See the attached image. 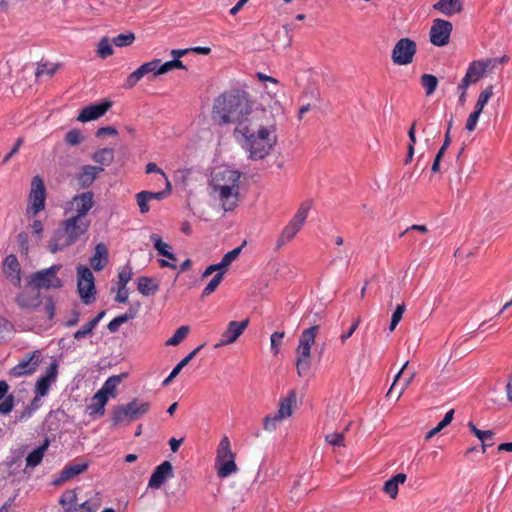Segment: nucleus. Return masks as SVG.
Returning <instances> with one entry per match:
<instances>
[{
    "mask_svg": "<svg viewBox=\"0 0 512 512\" xmlns=\"http://www.w3.org/2000/svg\"><path fill=\"white\" fill-rule=\"evenodd\" d=\"M212 117L220 125H235L234 137L251 160L264 159L277 143L271 114L265 109H253L245 91L233 89L219 95L214 100Z\"/></svg>",
    "mask_w": 512,
    "mask_h": 512,
    "instance_id": "nucleus-1",
    "label": "nucleus"
},
{
    "mask_svg": "<svg viewBox=\"0 0 512 512\" xmlns=\"http://www.w3.org/2000/svg\"><path fill=\"white\" fill-rule=\"evenodd\" d=\"M226 175H228L229 180H231L229 185H222L220 177L215 176L212 179V186L214 191L219 192L222 208L225 211H232L237 207L239 201V182L241 174L238 171L226 169Z\"/></svg>",
    "mask_w": 512,
    "mask_h": 512,
    "instance_id": "nucleus-2",
    "label": "nucleus"
},
{
    "mask_svg": "<svg viewBox=\"0 0 512 512\" xmlns=\"http://www.w3.org/2000/svg\"><path fill=\"white\" fill-rule=\"evenodd\" d=\"M151 404L148 401L133 399L127 404L117 405L112 410V425L117 427L123 423L136 421L147 414Z\"/></svg>",
    "mask_w": 512,
    "mask_h": 512,
    "instance_id": "nucleus-3",
    "label": "nucleus"
},
{
    "mask_svg": "<svg viewBox=\"0 0 512 512\" xmlns=\"http://www.w3.org/2000/svg\"><path fill=\"white\" fill-rule=\"evenodd\" d=\"M61 264H54L46 269H42L30 276L29 285L36 290L41 289H59L63 287V281L57 276L61 270Z\"/></svg>",
    "mask_w": 512,
    "mask_h": 512,
    "instance_id": "nucleus-4",
    "label": "nucleus"
},
{
    "mask_svg": "<svg viewBox=\"0 0 512 512\" xmlns=\"http://www.w3.org/2000/svg\"><path fill=\"white\" fill-rule=\"evenodd\" d=\"M77 290L83 303L89 305L96 299L95 278L92 271L85 265H78Z\"/></svg>",
    "mask_w": 512,
    "mask_h": 512,
    "instance_id": "nucleus-5",
    "label": "nucleus"
},
{
    "mask_svg": "<svg viewBox=\"0 0 512 512\" xmlns=\"http://www.w3.org/2000/svg\"><path fill=\"white\" fill-rule=\"evenodd\" d=\"M28 201L29 204L26 209V214L29 217H35L45 208L46 187L43 179L39 175L32 178Z\"/></svg>",
    "mask_w": 512,
    "mask_h": 512,
    "instance_id": "nucleus-6",
    "label": "nucleus"
},
{
    "mask_svg": "<svg viewBox=\"0 0 512 512\" xmlns=\"http://www.w3.org/2000/svg\"><path fill=\"white\" fill-rule=\"evenodd\" d=\"M44 361L42 351L35 350L23 355L21 360L9 370V375L13 377H23L33 374L40 364Z\"/></svg>",
    "mask_w": 512,
    "mask_h": 512,
    "instance_id": "nucleus-7",
    "label": "nucleus"
},
{
    "mask_svg": "<svg viewBox=\"0 0 512 512\" xmlns=\"http://www.w3.org/2000/svg\"><path fill=\"white\" fill-rule=\"evenodd\" d=\"M116 396V386H102L91 398L86 411L93 419L100 418L105 414V406L110 398Z\"/></svg>",
    "mask_w": 512,
    "mask_h": 512,
    "instance_id": "nucleus-8",
    "label": "nucleus"
},
{
    "mask_svg": "<svg viewBox=\"0 0 512 512\" xmlns=\"http://www.w3.org/2000/svg\"><path fill=\"white\" fill-rule=\"evenodd\" d=\"M417 52V44L410 38H401L394 45L391 53V59L394 64L404 66L413 62Z\"/></svg>",
    "mask_w": 512,
    "mask_h": 512,
    "instance_id": "nucleus-9",
    "label": "nucleus"
},
{
    "mask_svg": "<svg viewBox=\"0 0 512 512\" xmlns=\"http://www.w3.org/2000/svg\"><path fill=\"white\" fill-rule=\"evenodd\" d=\"M94 194L91 191H86L75 195L68 203L69 210L75 212L73 217L78 219L88 220L86 218L89 210L94 206Z\"/></svg>",
    "mask_w": 512,
    "mask_h": 512,
    "instance_id": "nucleus-10",
    "label": "nucleus"
},
{
    "mask_svg": "<svg viewBox=\"0 0 512 512\" xmlns=\"http://www.w3.org/2000/svg\"><path fill=\"white\" fill-rule=\"evenodd\" d=\"M452 29L451 22L440 18L435 19L430 29V42L438 47L445 46L449 43Z\"/></svg>",
    "mask_w": 512,
    "mask_h": 512,
    "instance_id": "nucleus-11",
    "label": "nucleus"
},
{
    "mask_svg": "<svg viewBox=\"0 0 512 512\" xmlns=\"http://www.w3.org/2000/svg\"><path fill=\"white\" fill-rule=\"evenodd\" d=\"M75 243L76 241L72 238L68 230H66L64 225L61 223L60 226L54 231L48 242V250L55 254L58 251H62Z\"/></svg>",
    "mask_w": 512,
    "mask_h": 512,
    "instance_id": "nucleus-12",
    "label": "nucleus"
},
{
    "mask_svg": "<svg viewBox=\"0 0 512 512\" xmlns=\"http://www.w3.org/2000/svg\"><path fill=\"white\" fill-rule=\"evenodd\" d=\"M249 319L238 321H231L228 323L226 330L222 333L220 343L216 345H228L237 340V338L244 332V330L248 327Z\"/></svg>",
    "mask_w": 512,
    "mask_h": 512,
    "instance_id": "nucleus-13",
    "label": "nucleus"
},
{
    "mask_svg": "<svg viewBox=\"0 0 512 512\" xmlns=\"http://www.w3.org/2000/svg\"><path fill=\"white\" fill-rule=\"evenodd\" d=\"M61 223L76 242L87 234L90 227L89 220H82L73 216L63 220Z\"/></svg>",
    "mask_w": 512,
    "mask_h": 512,
    "instance_id": "nucleus-14",
    "label": "nucleus"
},
{
    "mask_svg": "<svg viewBox=\"0 0 512 512\" xmlns=\"http://www.w3.org/2000/svg\"><path fill=\"white\" fill-rule=\"evenodd\" d=\"M173 476V467L169 461H164L153 471L148 486L153 489L160 488L168 478Z\"/></svg>",
    "mask_w": 512,
    "mask_h": 512,
    "instance_id": "nucleus-15",
    "label": "nucleus"
},
{
    "mask_svg": "<svg viewBox=\"0 0 512 512\" xmlns=\"http://www.w3.org/2000/svg\"><path fill=\"white\" fill-rule=\"evenodd\" d=\"M3 272L14 286L20 287L21 269L19 261L15 255L10 254L4 259Z\"/></svg>",
    "mask_w": 512,
    "mask_h": 512,
    "instance_id": "nucleus-16",
    "label": "nucleus"
},
{
    "mask_svg": "<svg viewBox=\"0 0 512 512\" xmlns=\"http://www.w3.org/2000/svg\"><path fill=\"white\" fill-rule=\"evenodd\" d=\"M111 106L112 102L110 101L89 105L82 109L77 117V120L81 122L96 120L103 116Z\"/></svg>",
    "mask_w": 512,
    "mask_h": 512,
    "instance_id": "nucleus-17",
    "label": "nucleus"
},
{
    "mask_svg": "<svg viewBox=\"0 0 512 512\" xmlns=\"http://www.w3.org/2000/svg\"><path fill=\"white\" fill-rule=\"evenodd\" d=\"M157 70V61L152 60L150 62L142 64L139 68L133 71L126 79L124 88L131 89L133 88L145 75L149 73H153L156 75Z\"/></svg>",
    "mask_w": 512,
    "mask_h": 512,
    "instance_id": "nucleus-18",
    "label": "nucleus"
},
{
    "mask_svg": "<svg viewBox=\"0 0 512 512\" xmlns=\"http://www.w3.org/2000/svg\"><path fill=\"white\" fill-rule=\"evenodd\" d=\"M318 330V325H314L303 330L299 339L298 347L296 349L297 355L310 356L311 347L315 342V337Z\"/></svg>",
    "mask_w": 512,
    "mask_h": 512,
    "instance_id": "nucleus-19",
    "label": "nucleus"
},
{
    "mask_svg": "<svg viewBox=\"0 0 512 512\" xmlns=\"http://www.w3.org/2000/svg\"><path fill=\"white\" fill-rule=\"evenodd\" d=\"M16 303L21 308L33 309L41 304L39 290L34 287L32 289H25L16 296Z\"/></svg>",
    "mask_w": 512,
    "mask_h": 512,
    "instance_id": "nucleus-20",
    "label": "nucleus"
},
{
    "mask_svg": "<svg viewBox=\"0 0 512 512\" xmlns=\"http://www.w3.org/2000/svg\"><path fill=\"white\" fill-rule=\"evenodd\" d=\"M297 406V395L295 390H290L289 393L280 398L279 400V408L277 410L278 418L287 419L292 414L294 409Z\"/></svg>",
    "mask_w": 512,
    "mask_h": 512,
    "instance_id": "nucleus-21",
    "label": "nucleus"
},
{
    "mask_svg": "<svg viewBox=\"0 0 512 512\" xmlns=\"http://www.w3.org/2000/svg\"><path fill=\"white\" fill-rule=\"evenodd\" d=\"M41 364H45V371L36 380L35 384H52L55 382L58 374V362L53 357H44V361Z\"/></svg>",
    "mask_w": 512,
    "mask_h": 512,
    "instance_id": "nucleus-22",
    "label": "nucleus"
},
{
    "mask_svg": "<svg viewBox=\"0 0 512 512\" xmlns=\"http://www.w3.org/2000/svg\"><path fill=\"white\" fill-rule=\"evenodd\" d=\"M101 171H103L102 167L84 165L76 176L80 188L85 189L91 186L95 181L97 174Z\"/></svg>",
    "mask_w": 512,
    "mask_h": 512,
    "instance_id": "nucleus-23",
    "label": "nucleus"
},
{
    "mask_svg": "<svg viewBox=\"0 0 512 512\" xmlns=\"http://www.w3.org/2000/svg\"><path fill=\"white\" fill-rule=\"evenodd\" d=\"M485 74V67L481 61H473L469 64L465 76L461 82L463 85H471L477 83Z\"/></svg>",
    "mask_w": 512,
    "mask_h": 512,
    "instance_id": "nucleus-24",
    "label": "nucleus"
},
{
    "mask_svg": "<svg viewBox=\"0 0 512 512\" xmlns=\"http://www.w3.org/2000/svg\"><path fill=\"white\" fill-rule=\"evenodd\" d=\"M108 262V249L104 243H98L94 249V255L90 258V264L95 271H101Z\"/></svg>",
    "mask_w": 512,
    "mask_h": 512,
    "instance_id": "nucleus-25",
    "label": "nucleus"
},
{
    "mask_svg": "<svg viewBox=\"0 0 512 512\" xmlns=\"http://www.w3.org/2000/svg\"><path fill=\"white\" fill-rule=\"evenodd\" d=\"M302 226L298 223L294 222L293 220H290L288 224L283 228L277 243L276 248L280 249L283 245L290 242L296 234L301 230Z\"/></svg>",
    "mask_w": 512,
    "mask_h": 512,
    "instance_id": "nucleus-26",
    "label": "nucleus"
},
{
    "mask_svg": "<svg viewBox=\"0 0 512 512\" xmlns=\"http://www.w3.org/2000/svg\"><path fill=\"white\" fill-rule=\"evenodd\" d=\"M433 8L446 16H452L462 11V3L461 0H439Z\"/></svg>",
    "mask_w": 512,
    "mask_h": 512,
    "instance_id": "nucleus-27",
    "label": "nucleus"
},
{
    "mask_svg": "<svg viewBox=\"0 0 512 512\" xmlns=\"http://www.w3.org/2000/svg\"><path fill=\"white\" fill-rule=\"evenodd\" d=\"M407 479L406 474L398 473L391 479L387 480L384 484L383 491L388 494L392 499H395L398 495V486L403 484Z\"/></svg>",
    "mask_w": 512,
    "mask_h": 512,
    "instance_id": "nucleus-28",
    "label": "nucleus"
},
{
    "mask_svg": "<svg viewBox=\"0 0 512 512\" xmlns=\"http://www.w3.org/2000/svg\"><path fill=\"white\" fill-rule=\"evenodd\" d=\"M137 315V309H134L133 307H130L126 313L118 315L117 317L113 318L107 325V329L111 333H115L119 330L120 326L129 320H132Z\"/></svg>",
    "mask_w": 512,
    "mask_h": 512,
    "instance_id": "nucleus-29",
    "label": "nucleus"
},
{
    "mask_svg": "<svg viewBox=\"0 0 512 512\" xmlns=\"http://www.w3.org/2000/svg\"><path fill=\"white\" fill-rule=\"evenodd\" d=\"M138 291L144 296L154 295L159 290V284L152 278L140 276L137 280Z\"/></svg>",
    "mask_w": 512,
    "mask_h": 512,
    "instance_id": "nucleus-30",
    "label": "nucleus"
},
{
    "mask_svg": "<svg viewBox=\"0 0 512 512\" xmlns=\"http://www.w3.org/2000/svg\"><path fill=\"white\" fill-rule=\"evenodd\" d=\"M235 455L231 450V445L228 437H223L218 445L216 464L226 462L227 460H234Z\"/></svg>",
    "mask_w": 512,
    "mask_h": 512,
    "instance_id": "nucleus-31",
    "label": "nucleus"
},
{
    "mask_svg": "<svg viewBox=\"0 0 512 512\" xmlns=\"http://www.w3.org/2000/svg\"><path fill=\"white\" fill-rule=\"evenodd\" d=\"M48 446L49 441L48 439H45L41 446L30 452L26 457V466L34 468L39 465L44 457L46 450L48 449Z\"/></svg>",
    "mask_w": 512,
    "mask_h": 512,
    "instance_id": "nucleus-32",
    "label": "nucleus"
},
{
    "mask_svg": "<svg viewBox=\"0 0 512 512\" xmlns=\"http://www.w3.org/2000/svg\"><path fill=\"white\" fill-rule=\"evenodd\" d=\"M416 377V372L413 367L409 366V362L406 361L402 368L395 375L392 384H396L398 381H402L403 384H411Z\"/></svg>",
    "mask_w": 512,
    "mask_h": 512,
    "instance_id": "nucleus-33",
    "label": "nucleus"
},
{
    "mask_svg": "<svg viewBox=\"0 0 512 512\" xmlns=\"http://www.w3.org/2000/svg\"><path fill=\"white\" fill-rule=\"evenodd\" d=\"M88 468L86 463H77L66 466L60 475V481H67L81 473H83Z\"/></svg>",
    "mask_w": 512,
    "mask_h": 512,
    "instance_id": "nucleus-34",
    "label": "nucleus"
},
{
    "mask_svg": "<svg viewBox=\"0 0 512 512\" xmlns=\"http://www.w3.org/2000/svg\"><path fill=\"white\" fill-rule=\"evenodd\" d=\"M157 61V70L156 75L165 74L173 69H186V66L180 59H172L165 63H161V60L155 59Z\"/></svg>",
    "mask_w": 512,
    "mask_h": 512,
    "instance_id": "nucleus-35",
    "label": "nucleus"
},
{
    "mask_svg": "<svg viewBox=\"0 0 512 512\" xmlns=\"http://www.w3.org/2000/svg\"><path fill=\"white\" fill-rule=\"evenodd\" d=\"M60 505L63 507L65 512H71L73 508H76L77 504V494L74 490L65 491L60 499Z\"/></svg>",
    "mask_w": 512,
    "mask_h": 512,
    "instance_id": "nucleus-36",
    "label": "nucleus"
},
{
    "mask_svg": "<svg viewBox=\"0 0 512 512\" xmlns=\"http://www.w3.org/2000/svg\"><path fill=\"white\" fill-rule=\"evenodd\" d=\"M93 160L96 163L108 166L114 160V150L112 148L99 149L93 154Z\"/></svg>",
    "mask_w": 512,
    "mask_h": 512,
    "instance_id": "nucleus-37",
    "label": "nucleus"
},
{
    "mask_svg": "<svg viewBox=\"0 0 512 512\" xmlns=\"http://www.w3.org/2000/svg\"><path fill=\"white\" fill-rule=\"evenodd\" d=\"M101 505L100 498L96 495L73 508L71 512H96Z\"/></svg>",
    "mask_w": 512,
    "mask_h": 512,
    "instance_id": "nucleus-38",
    "label": "nucleus"
},
{
    "mask_svg": "<svg viewBox=\"0 0 512 512\" xmlns=\"http://www.w3.org/2000/svg\"><path fill=\"white\" fill-rule=\"evenodd\" d=\"M420 83L425 90L427 96L432 95L438 85V79L432 74H423L420 79Z\"/></svg>",
    "mask_w": 512,
    "mask_h": 512,
    "instance_id": "nucleus-39",
    "label": "nucleus"
},
{
    "mask_svg": "<svg viewBox=\"0 0 512 512\" xmlns=\"http://www.w3.org/2000/svg\"><path fill=\"white\" fill-rule=\"evenodd\" d=\"M112 40L108 37H103L98 43L97 54L101 59H106L113 54Z\"/></svg>",
    "mask_w": 512,
    "mask_h": 512,
    "instance_id": "nucleus-40",
    "label": "nucleus"
},
{
    "mask_svg": "<svg viewBox=\"0 0 512 512\" xmlns=\"http://www.w3.org/2000/svg\"><path fill=\"white\" fill-rule=\"evenodd\" d=\"M223 278H224V271L217 272L213 276V278L209 281V283L205 286V288L202 291L201 296L204 298V297H207L210 294H212L217 289L219 284L222 282Z\"/></svg>",
    "mask_w": 512,
    "mask_h": 512,
    "instance_id": "nucleus-41",
    "label": "nucleus"
},
{
    "mask_svg": "<svg viewBox=\"0 0 512 512\" xmlns=\"http://www.w3.org/2000/svg\"><path fill=\"white\" fill-rule=\"evenodd\" d=\"M310 209H311V203L309 201H305V202L301 203V205L297 209L296 214L294 215V217L291 220H293L294 222L298 223L299 225H301L303 227Z\"/></svg>",
    "mask_w": 512,
    "mask_h": 512,
    "instance_id": "nucleus-42",
    "label": "nucleus"
},
{
    "mask_svg": "<svg viewBox=\"0 0 512 512\" xmlns=\"http://www.w3.org/2000/svg\"><path fill=\"white\" fill-rule=\"evenodd\" d=\"M217 466V474L221 478H226L237 470L235 460H227L226 462L217 464Z\"/></svg>",
    "mask_w": 512,
    "mask_h": 512,
    "instance_id": "nucleus-43",
    "label": "nucleus"
},
{
    "mask_svg": "<svg viewBox=\"0 0 512 512\" xmlns=\"http://www.w3.org/2000/svg\"><path fill=\"white\" fill-rule=\"evenodd\" d=\"M188 333H189V327L188 326H180L175 331L173 336L170 337L166 341V345H168V346H176V345L180 344L186 338Z\"/></svg>",
    "mask_w": 512,
    "mask_h": 512,
    "instance_id": "nucleus-44",
    "label": "nucleus"
},
{
    "mask_svg": "<svg viewBox=\"0 0 512 512\" xmlns=\"http://www.w3.org/2000/svg\"><path fill=\"white\" fill-rule=\"evenodd\" d=\"M493 95V86H487L480 94L475 104L474 109L482 112L485 105L488 103L489 99Z\"/></svg>",
    "mask_w": 512,
    "mask_h": 512,
    "instance_id": "nucleus-45",
    "label": "nucleus"
},
{
    "mask_svg": "<svg viewBox=\"0 0 512 512\" xmlns=\"http://www.w3.org/2000/svg\"><path fill=\"white\" fill-rule=\"evenodd\" d=\"M134 41H135V35H134L133 32H128V33H125V34H119V35H117V36L112 38V43L116 47L130 46L131 44H133Z\"/></svg>",
    "mask_w": 512,
    "mask_h": 512,
    "instance_id": "nucleus-46",
    "label": "nucleus"
},
{
    "mask_svg": "<svg viewBox=\"0 0 512 512\" xmlns=\"http://www.w3.org/2000/svg\"><path fill=\"white\" fill-rule=\"evenodd\" d=\"M468 427L471 432L482 442L492 441L494 437V432L492 430H480L478 429L472 422L468 423Z\"/></svg>",
    "mask_w": 512,
    "mask_h": 512,
    "instance_id": "nucleus-47",
    "label": "nucleus"
},
{
    "mask_svg": "<svg viewBox=\"0 0 512 512\" xmlns=\"http://www.w3.org/2000/svg\"><path fill=\"white\" fill-rule=\"evenodd\" d=\"M57 69V64L50 65L48 63H39L36 68L35 76L37 78H40L44 75L51 77L56 73Z\"/></svg>",
    "mask_w": 512,
    "mask_h": 512,
    "instance_id": "nucleus-48",
    "label": "nucleus"
},
{
    "mask_svg": "<svg viewBox=\"0 0 512 512\" xmlns=\"http://www.w3.org/2000/svg\"><path fill=\"white\" fill-rule=\"evenodd\" d=\"M132 275V267L129 264L124 265L118 272V286H122V289L126 288V285L131 280Z\"/></svg>",
    "mask_w": 512,
    "mask_h": 512,
    "instance_id": "nucleus-49",
    "label": "nucleus"
},
{
    "mask_svg": "<svg viewBox=\"0 0 512 512\" xmlns=\"http://www.w3.org/2000/svg\"><path fill=\"white\" fill-rule=\"evenodd\" d=\"M296 368L300 376H306L310 370V356L297 355Z\"/></svg>",
    "mask_w": 512,
    "mask_h": 512,
    "instance_id": "nucleus-50",
    "label": "nucleus"
},
{
    "mask_svg": "<svg viewBox=\"0 0 512 512\" xmlns=\"http://www.w3.org/2000/svg\"><path fill=\"white\" fill-rule=\"evenodd\" d=\"M166 189L158 192L144 191L149 200H163L172 191V185L168 178H166Z\"/></svg>",
    "mask_w": 512,
    "mask_h": 512,
    "instance_id": "nucleus-51",
    "label": "nucleus"
},
{
    "mask_svg": "<svg viewBox=\"0 0 512 512\" xmlns=\"http://www.w3.org/2000/svg\"><path fill=\"white\" fill-rule=\"evenodd\" d=\"M150 240L161 256L166 255V252L171 248L168 244L164 243L161 236L156 233L150 235Z\"/></svg>",
    "mask_w": 512,
    "mask_h": 512,
    "instance_id": "nucleus-52",
    "label": "nucleus"
},
{
    "mask_svg": "<svg viewBox=\"0 0 512 512\" xmlns=\"http://www.w3.org/2000/svg\"><path fill=\"white\" fill-rule=\"evenodd\" d=\"M283 421L282 418H278V414L275 413L273 415H268L263 420V428L266 431L272 432L275 431L278 424Z\"/></svg>",
    "mask_w": 512,
    "mask_h": 512,
    "instance_id": "nucleus-53",
    "label": "nucleus"
},
{
    "mask_svg": "<svg viewBox=\"0 0 512 512\" xmlns=\"http://www.w3.org/2000/svg\"><path fill=\"white\" fill-rule=\"evenodd\" d=\"M406 306L404 303L397 305L395 311L392 314L389 330L392 332L398 323L401 321L403 313L405 312Z\"/></svg>",
    "mask_w": 512,
    "mask_h": 512,
    "instance_id": "nucleus-54",
    "label": "nucleus"
},
{
    "mask_svg": "<svg viewBox=\"0 0 512 512\" xmlns=\"http://www.w3.org/2000/svg\"><path fill=\"white\" fill-rule=\"evenodd\" d=\"M83 141V136L78 129L69 130L65 135V142L71 146L79 145Z\"/></svg>",
    "mask_w": 512,
    "mask_h": 512,
    "instance_id": "nucleus-55",
    "label": "nucleus"
},
{
    "mask_svg": "<svg viewBox=\"0 0 512 512\" xmlns=\"http://www.w3.org/2000/svg\"><path fill=\"white\" fill-rule=\"evenodd\" d=\"M95 327L94 322L88 321L73 334V338L75 340H81L90 335Z\"/></svg>",
    "mask_w": 512,
    "mask_h": 512,
    "instance_id": "nucleus-56",
    "label": "nucleus"
},
{
    "mask_svg": "<svg viewBox=\"0 0 512 512\" xmlns=\"http://www.w3.org/2000/svg\"><path fill=\"white\" fill-rule=\"evenodd\" d=\"M14 407V396L12 394L7 395L0 402V414H8L12 411Z\"/></svg>",
    "mask_w": 512,
    "mask_h": 512,
    "instance_id": "nucleus-57",
    "label": "nucleus"
},
{
    "mask_svg": "<svg viewBox=\"0 0 512 512\" xmlns=\"http://www.w3.org/2000/svg\"><path fill=\"white\" fill-rule=\"evenodd\" d=\"M137 204L139 206V210L142 214L147 213L150 210L148 202L150 201L144 191H141L136 194Z\"/></svg>",
    "mask_w": 512,
    "mask_h": 512,
    "instance_id": "nucleus-58",
    "label": "nucleus"
},
{
    "mask_svg": "<svg viewBox=\"0 0 512 512\" xmlns=\"http://www.w3.org/2000/svg\"><path fill=\"white\" fill-rule=\"evenodd\" d=\"M242 248H243V245L236 247L233 250L227 252L222 258L223 264L225 263L229 266L234 260H236L239 257V255L242 251Z\"/></svg>",
    "mask_w": 512,
    "mask_h": 512,
    "instance_id": "nucleus-59",
    "label": "nucleus"
},
{
    "mask_svg": "<svg viewBox=\"0 0 512 512\" xmlns=\"http://www.w3.org/2000/svg\"><path fill=\"white\" fill-rule=\"evenodd\" d=\"M481 113L482 112H479V111H477L475 109H474V111L472 113H470V115L468 116V119L466 121V126H465V128L468 131H474L475 130L477 122H478V119H479Z\"/></svg>",
    "mask_w": 512,
    "mask_h": 512,
    "instance_id": "nucleus-60",
    "label": "nucleus"
},
{
    "mask_svg": "<svg viewBox=\"0 0 512 512\" xmlns=\"http://www.w3.org/2000/svg\"><path fill=\"white\" fill-rule=\"evenodd\" d=\"M326 441L332 446H343L344 445V434L343 433H331L326 436Z\"/></svg>",
    "mask_w": 512,
    "mask_h": 512,
    "instance_id": "nucleus-61",
    "label": "nucleus"
},
{
    "mask_svg": "<svg viewBox=\"0 0 512 512\" xmlns=\"http://www.w3.org/2000/svg\"><path fill=\"white\" fill-rule=\"evenodd\" d=\"M404 392L403 386H390L386 393V398L389 400L397 401Z\"/></svg>",
    "mask_w": 512,
    "mask_h": 512,
    "instance_id": "nucleus-62",
    "label": "nucleus"
},
{
    "mask_svg": "<svg viewBox=\"0 0 512 512\" xmlns=\"http://www.w3.org/2000/svg\"><path fill=\"white\" fill-rule=\"evenodd\" d=\"M17 243L22 251L28 252L29 249V234L25 231L17 235Z\"/></svg>",
    "mask_w": 512,
    "mask_h": 512,
    "instance_id": "nucleus-63",
    "label": "nucleus"
},
{
    "mask_svg": "<svg viewBox=\"0 0 512 512\" xmlns=\"http://www.w3.org/2000/svg\"><path fill=\"white\" fill-rule=\"evenodd\" d=\"M24 143V139L22 137L18 138L14 144V146L12 147V149L9 151V153H7L3 160H2V163H7L16 153H18L20 147L23 145Z\"/></svg>",
    "mask_w": 512,
    "mask_h": 512,
    "instance_id": "nucleus-64",
    "label": "nucleus"
}]
</instances>
